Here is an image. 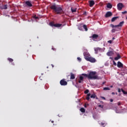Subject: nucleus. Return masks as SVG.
I'll list each match as a JSON object with an SVG mask.
<instances>
[{
	"label": "nucleus",
	"mask_w": 127,
	"mask_h": 127,
	"mask_svg": "<svg viewBox=\"0 0 127 127\" xmlns=\"http://www.w3.org/2000/svg\"><path fill=\"white\" fill-rule=\"evenodd\" d=\"M96 74H97V72L96 71H90L88 74L82 73L81 75L90 80H101L102 77L98 76Z\"/></svg>",
	"instance_id": "nucleus-1"
},
{
	"label": "nucleus",
	"mask_w": 127,
	"mask_h": 127,
	"mask_svg": "<svg viewBox=\"0 0 127 127\" xmlns=\"http://www.w3.org/2000/svg\"><path fill=\"white\" fill-rule=\"evenodd\" d=\"M50 8L53 9V12L56 14H62L63 13V9L62 7L56 5V4L52 5Z\"/></svg>",
	"instance_id": "nucleus-2"
},
{
	"label": "nucleus",
	"mask_w": 127,
	"mask_h": 127,
	"mask_svg": "<svg viewBox=\"0 0 127 127\" xmlns=\"http://www.w3.org/2000/svg\"><path fill=\"white\" fill-rule=\"evenodd\" d=\"M90 98H91V99H98V97H97V96L96 95V94L95 93H93V94H92L91 95V93H88L87 94V96H86V100L87 101H89L90 100Z\"/></svg>",
	"instance_id": "nucleus-3"
},
{
	"label": "nucleus",
	"mask_w": 127,
	"mask_h": 127,
	"mask_svg": "<svg viewBox=\"0 0 127 127\" xmlns=\"http://www.w3.org/2000/svg\"><path fill=\"white\" fill-rule=\"evenodd\" d=\"M50 26H54L55 27H60V26H62V24H54V22H51L50 23Z\"/></svg>",
	"instance_id": "nucleus-4"
},
{
	"label": "nucleus",
	"mask_w": 127,
	"mask_h": 127,
	"mask_svg": "<svg viewBox=\"0 0 127 127\" xmlns=\"http://www.w3.org/2000/svg\"><path fill=\"white\" fill-rule=\"evenodd\" d=\"M86 61H89V62H91V63H96V61H97V60H96V59H95L92 57H90L87 59Z\"/></svg>",
	"instance_id": "nucleus-5"
},
{
	"label": "nucleus",
	"mask_w": 127,
	"mask_h": 127,
	"mask_svg": "<svg viewBox=\"0 0 127 127\" xmlns=\"http://www.w3.org/2000/svg\"><path fill=\"white\" fill-rule=\"evenodd\" d=\"M67 84H68V83L65 80V79H63L60 81L61 86H66Z\"/></svg>",
	"instance_id": "nucleus-6"
},
{
	"label": "nucleus",
	"mask_w": 127,
	"mask_h": 127,
	"mask_svg": "<svg viewBox=\"0 0 127 127\" xmlns=\"http://www.w3.org/2000/svg\"><path fill=\"white\" fill-rule=\"evenodd\" d=\"M83 55L84 56L85 59L87 61L88 60V58H89L91 56L90 55V54L88 52H85L83 53Z\"/></svg>",
	"instance_id": "nucleus-7"
},
{
	"label": "nucleus",
	"mask_w": 127,
	"mask_h": 127,
	"mask_svg": "<svg viewBox=\"0 0 127 127\" xmlns=\"http://www.w3.org/2000/svg\"><path fill=\"white\" fill-rule=\"evenodd\" d=\"M124 7V4L123 3H119L117 5V8L118 10H121V9H123V8Z\"/></svg>",
	"instance_id": "nucleus-8"
},
{
	"label": "nucleus",
	"mask_w": 127,
	"mask_h": 127,
	"mask_svg": "<svg viewBox=\"0 0 127 127\" xmlns=\"http://www.w3.org/2000/svg\"><path fill=\"white\" fill-rule=\"evenodd\" d=\"M99 38V35L94 34L92 36L90 37V38H92L93 40H95V39H98Z\"/></svg>",
	"instance_id": "nucleus-9"
},
{
	"label": "nucleus",
	"mask_w": 127,
	"mask_h": 127,
	"mask_svg": "<svg viewBox=\"0 0 127 127\" xmlns=\"http://www.w3.org/2000/svg\"><path fill=\"white\" fill-rule=\"evenodd\" d=\"M94 51L95 54H98V53H99V52L102 51V49L101 48H95Z\"/></svg>",
	"instance_id": "nucleus-10"
},
{
	"label": "nucleus",
	"mask_w": 127,
	"mask_h": 127,
	"mask_svg": "<svg viewBox=\"0 0 127 127\" xmlns=\"http://www.w3.org/2000/svg\"><path fill=\"white\" fill-rule=\"evenodd\" d=\"M89 6L90 7H92V6H94V5H95V1H94L93 0H91L89 1Z\"/></svg>",
	"instance_id": "nucleus-11"
},
{
	"label": "nucleus",
	"mask_w": 127,
	"mask_h": 127,
	"mask_svg": "<svg viewBox=\"0 0 127 127\" xmlns=\"http://www.w3.org/2000/svg\"><path fill=\"white\" fill-rule=\"evenodd\" d=\"M112 15H113V13L111 11H108L106 13L105 17H110Z\"/></svg>",
	"instance_id": "nucleus-12"
},
{
	"label": "nucleus",
	"mask_w": 127,
	"mask_h": 127,
	"mask_svg": "<svg viewBox=\"0 0 127 127\" xmlns=\"http://www.w3.org/2000/svg\"><path fill=\"white\" fill-rule=\"evenodd\" d=\"M117 67H118V68H123V67H124V64H123L121 62H118L117 64Z\"/></svg>",
	"instance_id": "nucleus-13"
},
{
	"label": "nucleus",
	"mask_w": 127,
	"mask_h": 127,
	"mask_svg": "<svg viewBox=\"0 0 127 127\" xmlns=\"http://www.w3.org/2000/svg\"><path fill=\"white\" fill-rule=\"evenodd\" d=\"M113 54H114V51H109L107 53V55L108 56H113Z\"/></svg>",
	"instance_id": "nucleus-14"
},
{
	"label": "nucleus",
	"mask_w": 127,
	"mask_h": 127,
	"mask_svg": "<svg viewBox=\"0 0 127 127\" xmlns=\"http://www.w3.org/2000/svg\"><path fill=\"white\" fill-rule=\"evenodd\" d=\"M125 23V21H122L119 24L117 25H115V27H120L123 26V25Z\"/></svg>",
	"instance_id": "nucleus-15"
},
{
	"label": "nucleus",
	"mask_w": 127,
	"mask_h": 127,
	"mask_svg": "<svg viewBox=\"0 0 127 127\" xmlns=\"http://www.w3.org/2000/svg\"><path fill=\"white\" fill-rule=\"evenodd\" d=\"M121 58H122V57H121V56L120 55V54H117V56L115 58L114 60H115L116 61H117L119 60V59H121Z\"/></svg>",
	"instance_id": "nucleus-16"
},
{
	"label": "nucleus",
	"mask_w": 127,
	"mask_h": 127,
	"mask_svg": "<svg viewBox=\"0 0 127 127\" xmlns=\"http://www.w3.org/2000/svg\"><path fill=\"white\" fill-rule=\"evenodd\" d=\"M25 3L27 5H28V6H30V7L32 6V4H31L30 1H26Z\"/></svg>",
	"instance_id": "nucleus-17"
},
{
	"label": "nucleus",
	"mask_w": 127,
	"mask_h": 127,
	"mask_svg": "<svg viewBox=\"0 0 127 127\" xmlns=\"http://www.w3.org/2000/svg\"><path fill=\"white\" fill-rule=\"evenodd\" d=\"M75 79V74H73V73H70V79L74 80Z\"/></svg>",
	"instance_id": "nucleus-18"
},
{
	"label": "nucleus",
	"mask_w": 127,
	"mask_h": 127,
	"mask_svg": "<svg viewBox=\"0 0 127 127\" xmlns=\"http://www.w3.org/2000/svg\"><path fill=\"white\" fill-rule=\"evenodd\" d=\"M1 9H7V5H4L0 7Z\"/></svg>",
	"instance_id": "nucleus-19"
},
{
	"label": "nucleus",
	"mask_w": 127,
	"mask_h": 127,
	"mask_svg": "<svg viewBox=\"0 0 127 127\" xmlns=\"http://www.w3.org/2000/svg\"><path fill=\"white\" fill-rule=\"evenodd\" d=\"M118 18H119V17H114L112 18L111 21L114 22V21H116Z\"/></svg>",
	"instance_id": "nucleus-20"
},
{
	"label": "nucleus",
	"mask_w": 127,
	"mask_h": 127,
	"mask_svg": "<svg viewBox=\"0 0 127 127\" xmlns=\"http://www.w3.org/2000/svg\"><path fill=\"white\" fill-rule=\"evenodd\" d=\"M107 8H112V7H113V5L110 3H108L107 5Z\"/></svg>",
	"instance_id": "nucleus-21"
},
{
	"label": "nucleus",
	"mask_w": 127,
	"mask_h": 127,
	"mask_svg": "<svg viewBox=\"0 0 127 127\" xmlns=\"http://www.w3.org/2000/svg\"><path fill=\"white\" fill-rule=\"evenodd\" d=\"M71 10L72 12H76L77 11V8H73V7H71Z\"/></svg>",
	"instance_id": "nucleus-22"
},
{
	"label": "nucleus",
	"mask_w": 127,
	"mask_h": 127,
	"mask_svg": "<svg viewBox=\"0 0 127 127\" xmlns=\"http://www.w3.org/2000/svg\"><path fill=\"white\" fill-rule=\"evenodd\" d=\"M83 27L84 29H85V31H88V28L87 27V25H83Z\"/></svg>",
	"instance_id": "nucleus-23"
},
{
	"label": "nucleus",
	"mask_w": 127,
	"mask_h": 127,
	"mask_svg": "<svg viewBox=\"0 0 127 127\" xmlns=\"http://www.w3.org/2000/svg\"><path fill=\"white\" fill-rule=\"evenodd\" d=\"M80 111L81 112V113H85V112H86V110L84 108H80Z\"/></svg>",
	"instance_id": "nucleus-24"
},
{
	"label": "nucleus",
	"mask_w": 127,
	"mask_h": 127,
	"mask_svg": "<svg viewBox=\"0 0 127 127\" xmlns=\"http://www.w3.org/2000/svg\"><path fill=\"white\" fill-rule=\"evenodd\" d=\"M103 90H104V91H107V90L110 91V90H111V89L109 87H104L103 88Z\"/></svg>",
	"instance_id": "nucleus-25"
},
{
	"label": "nucleus",
	"mask_w": 127,
	"mask_h": 127,
	"mask_svg": "<svg viewBox=\"0 0 127 127\" xmlns=\"http://www.w3.org/2000/svg\"><path fill=\"white\" fill-rule=\"evenodd\" d=\"M121 91L123 93V94H124V95H127V92L124 90V89H121Z\"/></svg>",
	"instance_id": "nucleus-26"
},
{
	"label": "nucleus",
	"mask_w": 127,
	"mask_h": 127,
	"mask_svg": "<svg viewBox=\"0 0 127 127\" xmlns=\"http://www.w3.org/2000/svg\"><path fill=\"white\" fill-rule=\"evenodd\" d=\"M7 60H8V61L10 63L13 62V59H11V58H8Z\"/></svg>",
	"instance_id": "nucleus-27"
},
{
	"label": "nucleus",
	"mask_w": 127,
	"mask_h": 127,
	"mask_svg": "<svg viewBox=\"0 0 127 127\" xmlns=\"http://www.w3.org/2000/svg\"><path fill=\"white\" fill-rule=\"evenodd\" d=\"M79 80H80V81H83V80H84V77H83V76H80L79 77Z\"/></svg>",
	"instance_id": "nucleus-28"
},
{
	"label": "nucleus",
	"mask_w": 127,
	"mask_h": 127,
	"mask_svg": "<svg viewBox=\"0 0 127 127\" xmlns=\"http://www.w3.org/2000/svg\"><path fill=\"white\" fill-rule=\"evenodd\" d=\"M105 125H107V124H106V123H103V122H101V125L102 126V127H104V126H105Z\"/></svg>",
	"instance_id": "nucleus-29"
},
{
	"label": "nucleus",
	"mask_w": 127,
	"mask_h": 127,
	"mask_svg": "<svg viewBox=\"0 0 127 127\" xmlns=\"http://www.w3.org/2000/svg\"><path fill=\"white\" fill-rule=\"evenodd\" d=\"M98 107L99 108H101V109H103V108H104V105H99Z\"/></svg>",
	"instance_id": "nucleus-30"
},
{
	"label": "nucleus",
	"mask_w": 127,
	"mask_h": 127,
	"mask_svg": "<svg viewBox=\"0 0 127 127\" xmlns=\"http://www.w3.org/2000/svg\"><path fill=\"white\" fill-rule=\"evenodd\" d=\"M89 93V90L87 89L84 91V94H88Z\"/></svg>",
	"instance_id": "nucleus-31"
},
{
	"label": "nucleus",
	"mask_w": 127,
	"mask_h": 127,
	"mask_svg": "<svg viewBox=\"0 0 127 127\" xmlns=\"http://www.w3.org/2000/svg\"><path fill=\"white\" fill-rule=\"evenodd\" d=\"M33 18H35V19H38V17L36 16V15H35Z\"/></svg>",
	"instance_id": "nucleus-32"
},
{
	"label": "nucleus",
	"mask_w": 127,
	"mask_h": 127,
	"mask_svg": "<svg viewBox=\"0 0 127 127\" xmlns=\"http://www.w3.org/2000/svg\"><path fill=\"white\" fill-rule=\"evenodd\" d=\"M110 26H111V27H113V28H114V27H116V26H115L114 24H111L110 25Z\"/></svg>",
	"instance_id": "nucleus-33"
},
{
	"label": "nucleus",
	"mask_w": 127,
	"mask_h": 127,
	"mask_svg": "<svg viewBox=\"0 0 127 127\" xmlns=\"http://www.w3.org/2000/svg\"><path fill=\"white\" fill-rule=\"evenodd\" d=\"M112 33H114L116 32V29H113L112 30Z\"/></svg>",
	"instance_id": "nucleus-34"
},
{
	"label": "nucleus",
	"mask_w": 127,
	"mask_h": 127,
	"mask_svg": "<svg viewBox=\"0 0 127 127\" xmlns=\"http://www.w3.org/2000/svg\"><path fill=\"white\" fill-rule=\"evenodd\" d=\"M77 60H78V61H81L82 59H81L80 57H78V58H77Z\"/></svg>",
	"instance_id": "nucleus-35"
},
{
	"label": "nucleus",
	"mask_w": 127,
	"mask_h": 127,
	"mask_svg": "<svg viewBox=\"0 0 127 127\" xmlns=\"http://www.w3.org/2000/svg\"><path fill=\"white\" fill-rule=\"evenodd\" d=\"M122 13L123 14H126V13H127V11H125L122 12Z\"/></svg>",
	"instance_id": "nucleus-36"
},
{
	"label": "nucleus",
	"mask_w": 127,
	"mask_h": 127,
	"mask_svg": "<svg viewBox=\"0 0 127 127\" xmlns=\"http://www.w3.org/2000/svg\"><path fill=\"white\" fill-rule=\"evenodd\" d=\"M113 64L115 66H117V63H116L115 61H113Z\"/></svg>",
	"instance_id": "nucleus-37"
},
{
	"label": "nucleus",
	"mask_w": 127,
	"mask_h": 127,
	"mask_svg": "<svg viewBox=\"0 0 127 127\" xmlns=\"http://www.w3.org/2000/svg\"><path fill=\"white\" fill-rule=\"evenodd\" d=\"M108 43L111 44L112 42H113V41H112V40H109V41H108Z\"/></svg>",
	"instance_id": "nucleus-38"
},
{
	"label": "nucleus",
	"mask_w": 127,
	"mask_h": 127,
	"mask_svg": "<svg viewBox=\"0 0 127 127\" xmlns=\"http://www.w3.org/2000/svg\"><path fill=\"white\" fill-rule=\"evenodd\" d=\"M121 91H122V89H121L120 88L118 89V92L119 93H121Z\"/></svg>",
	"instance_id": "nucleus-39"
},
{
	"label": "nucleus",
	"mask_w": 127,
	"mask_h": 127,
	"mask_svg": "<svg viewBox=\"0 0 127 127\" xmlns=\"http://www.w3.org/2000/svg\"><path fill=\"white\" fill-rule=\"evenodd\" d=\"M110 101L111 102V103H113V102H114V100L113 99H110Z\"/></svg>",
	"instance_id": "nucleus-40"
},
{
	"label": "nucleus",
	"mask_w": 127,
	"mask_h": 127,
	"mask_svg": "<svg viewBox=\"0 0 127 127\" xmlns=\"http://www.w3.org/2000/svg\"><path fill=\"white\" fill-rule=\"evenodd\" d=\"M88 106H89V104H85L84 107L87 108L88 107Z\"/></svg>",
	"instance_id": "nucleus-41"
},
{
	"label": "nucleus",
	"mask_w": 127,
	"mask_h": 127,
	"mask_svg": "<svg viewBox=\"0 0 127 127\" xmlns=\"http://www.w3.org/2000/svg\"><path fill=\"white\" fill-rule=\"evenodd\" d=\"M121 104H122V103H121L120 102H119L118 103V106H121Z\"/></svg>",
	"instance_id": "nucleus-42"
},
{
	"label": "nucleus",
	"mask_w": 127,
	"mask_h": 127,
	"mask_svg": "<svg viewBox=\"0 0 127 127\" xmlns=\"http://www.w3.org/2000/svg\"><path fill=\"white\" fill-rule=\"evenodd\" d=\"M83 14L86 15L87 14V12L86 11L84 12Z\"/></svg>",
	"instance_id": "nucleus-43"
},
{
	"label": "nucleus",
	"mask_w": 127,
	"mask_h": 127,
	"mask_svg": "<svg viewBox=\"0 0 127 127\" xmlns=\"http://www.w3.org/2000/svg\"><path fill=\"white\" fill-rule=\"evenodd\" d=\"M78 83H82V80H79L78 81Z\"/></svg>",
	"instance_id": "nucleus-44"
},
{
	"label": "nucleus",
	"mask_w": 127,
	"mask_h": 127,
	"mask_svg": "<svg viewBox=\"0 0 127 127\" xmlns=\"http://www.w3.org/2000/svg\"><path fill=\"white\" fill-rule=\"evenodd\" d=\"M52 49L53 50H56V49H55V48H52Z\"/></svg>",
	"instance_id": "nucleus-45"
},
{
	"label": "nucleus",
	"mask_w": 127,
	"mask_h": 127,
	"mask_svg": "<svg viewBox=\"0 0 127 127\" xmlns=\"http://www.w3.org/2000/svg\"><path fill=\"white\" fill-rule=\"evenodd\" d=\"M51 123H52V124H54V121H52Z\"/></svg>",
	"instance_id": "nucleus-46"
},
{
	"label": "nucleus",
	"mask_w": 127,
	"mask_h": 127,
	"mask_svg": "<svg viewBox=\"0 0 127 127\" xmlns=\"http://www.w3.org/2000/svg\"><path fill=\"white\" fill-rule=\"evenodd\" d=\"M102 99H104V100H106V98L102 97Z\"/></svg>",
	"instance_id": "nucleus-47"
},
{
	"label": "nucleus",
	"mask_w": 127,
	"mask_h": 127,
	"mask_svg": "<svg viewBox=\"0 0 127 127\" xmlns=\"http://www.w3.org/2000/svg\"><path fill=\"white\" fill-rule=\"evenodd\" d=\"M51 66H52L53 68L54 67V65L53 64H51Z\"/></svg>",
	"instance_id": "nucleus-48"
},
{
	"label": "nucleus",
	"mask_w": 127,
	"mask_h": 127,
	"mask_svg": "<svg viewBox=\"0 0 127 127\" xmlns=\"http://www.w3.org/2000/svg\"><path fill=\"white\" fill-rule=\"evenodd\" d=\"M112 95H115V92H112Z\"/></svg>",
	"instance_id": "nucleus-49"
},
{
	"label": "nucleus",
	"mask_w": 127,
	"mask_h": 127,
	"mask_svg": "<svg viewBox=\"0 0 127 127\" xmlns=\"http://www.w3.org/2000/svg\"><path fill=\"white\" fill-rule=\"evenodd\" d=\"M110 88H113V85L110 86Z\"/></svg>",
	"instance_id": "nucleus-50"
},
{
	"label": "nucleus",
	"mask_w": 127,
	"mask_h": 127,
	"mask_svg": "<svg viewBox=\"0 0 127 127\" xmlns=\"http://www.w3.org/2000/svg\"><path fill=\"white\" fill-rule=\"evenodd\" d=\"M79 30H81L80 29V28H79Z\"/></svg>",
	"instance_id": "nucleus-51"
},
{
	"label": "nucleus",
	"mask_w": 127,
	"mask_h": 127,
	"mask_svg": "<svg viewBox=\"0 0 127 127\" xmlns=\"http://www.w3.org/2000/svg\"><path fill=\"white\" fill-rule=\"evenodd\" d=\"M113 40L115 39V38H113Z\"/></svg>",
	"instance_id": "nucleus-52"
},
{
	"label": "nucleus",
	"mask_w": 127,
	"mask_h": 127,
	"mask_svg": "<svg viewBox=\"0 0 127 127\" xmlns=\"http://www.w3.org/2000/svg\"><path fill=\"white\" fill-rule=\"evenodd\" d=\"M53 126H55V124H53Z\"/></svg>",
	"instance_id": "nucleus-53"
},
{
	"label": "nucleus",
	"mask_w": 127,
	"mask_h": 127,
	"mask_svg": "<svg viewBox=\"0 0 127 127\" xmlns=\"http://www.w3.org/2000/svg\"><path fill=\"white\" fill-rule=\"evenodd\" d=\"M111 59H112V58H110Z\"/></svg>",
	"instance_id": "nucleus-54"
}]
</instances>
